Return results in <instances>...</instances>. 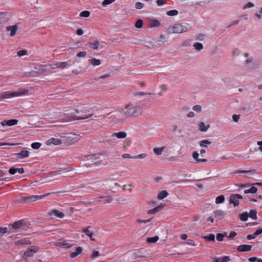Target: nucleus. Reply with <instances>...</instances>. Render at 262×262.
I'll use <instances>...</instances> for the list:
<instances>
[{"instance_id":"obj_40","label":"nucleus","mask_w":262,"mask_h":262,"mask_svg":"<svg viewBox=\"0 0 262 262\" xmlns=\"http://www.w3.org/2000/svg\"><path fill=\"white\" fill-rule=\"evenodd\" d=\"M18 121L17 119H11L7 120V126H13L16 124Z\"/></svg>"},{"instance_id":"obj_8","label":"nucleus","mask_w":262,"mask_h":262,"mask_svg":"<svg viewBox=\"0 0 262 262\" xmlns=\"http://www.w3.org/2000/svg\"><path fill=\"white\" fill-rule=\"evenodd\" d=\"M48 215L49 216H53L54 215L56 217L59 218V219H62L64 216V214L61 212H60L59 210L57 209H52L49 211L48 213Z\"/></svg>"},{"instance_id":"obj_52","label":"nucleus","mask_w":262,"mask_h":262,"mask_svg":"<svg viewBox=\"0 0 262 262\" xmlns=\"http://www.w3.org/2000/svg\"><path fill=\"white\" fill-rule=\"evenodd\" d=\"M144 7V4L141 2H137L135 4V8L137 9H141Z\"/></svg>"},{"instance_id":"obj_30","label":"nucleus","mask_w":262,"mask_h":262,"mask_svg":"<svg viewBox=\"0 0 262 262\" xmlns=\"http://www.w3.org/2000/svg\"><path fill=\"white\" fill-rule=\"evenodd\" d=\"M209 126V125H205L203 122H201L199 124V129L202 132H206Z\"/></svg>"},{"instance_id":"obj_45","label":"nucleus","mask_w":262,"mask_h":262,"mask_svg":"<svg viewBox=\"0 0 262 262\" xmlns=\"http://www.w3.org/2000/svg\"><path fill=\"white\" fill-rule=\"evenodd\" d=\"M51 193H45L44 194L40 195H34L35 200V201H36V200L43 199L45 197L49 196Z\"/></svg>"},{"instance_id":"obj_28","label":"nucleus","mask_w":262,"mask_h":262,"mask_svg":"<svg viewBox=\"0 0 262 262\" xmlns=\"http://www.w3.org/2000/svg\"><path fill=\"white\" fill-rule=\"evenodd\" d=\"M30 244L29 239L25 238L16 241L15 244L16 245H28Z\"/></svg>"},{"instance_id":"obj_47","label":"nucleus","mask_w":262,"mask_h":262,"mask_svg":"<svg viewBox=\"0 0 262 262\" xmlns=\"http://www.w3.org/2000/svg\"><path fill=\"white\" fill-rule=\"evenodd\" d=\"M143 20L139 19L135 23V27L137 28H141L143 26Z\"/></svg>"},{"instance_id":"obj_53","label":"nucleus","mask_w":262,"mask_h":262,"mask_svg":"<svg viewBox=\"0 0 262 262\" xmlns=\"http://www.w3.org/2000/svg\"><path fill=\"white\" fill-rule=\"evenodd\" d=\"M10 231H9L8 229L6 227L0 228V233L2 234H4L7 233H10Z\"/></svg>"},{"instance_id":"obj_16","label":"nucleus","mask_w":262,"mask_h":262,"mask_svg":"<svg viewBox=\"0 0 262 262\" xmlns=\"http://www.w3.org/2000/svg\"><path fill=\"white\" fill-rule=\"evenodd\" d=\"M18 26L16 25L13 26H10L7 27V30L10 31V36H13L15 35L16 32L17 30Z\"/></svg>"},{"instance_id":"obj_63","label":"nucleus","mask_w":262,"mask_h":262,"mask_svg":"<svg viewBox=\"0 0 262 262\" xmlns=\"http://www.w3.org/2000/svg\"><path fill=\"white\" fill-rule=\"evenodd\" d=\"M186 244H187L188 245H193V246L196 245L194 241L192 239H188L187 240Z\"/></svg>"},{"instance_id":"obj_61","label":"nucleus","mask_w":262,"mask_h":262,"mask_svg":"<svg viewBox=\"0 0 262 262\" xmlns=\"http://www.w3.org/2000/svg\"><path fill=\"white\" fill-rule=\"evenodd\" d=\"M27 54V52L25 50H20L17 52V55L18 56H23Z\"/></svg>"},{"instance_id":"obj_9","label":"nucleus","mask_w":262,"mask_h":262,"mask_svg":"<svg viewBox=\"0 0 262 262\" xmlns=\"http://www.w3.org/2000/svg\"><path fill=\"white\" fill-rule=\"evenodd\" d=\"M235 173H246V174H247V177L249 178H251L252 176L257 173L255 169H252L249 170H239V171H237L235 172Z\"/></svg>"},{"instance_id":"obj_55","label":"nucleus","mask_w":262,"mask_h":262,"mask_svg":"<svg viewBox=\"0 0 262 262\" xmlns=\"http://www.w3.org/2000/svg\"><path fill=\"white\" fill-rule=\"evenodd\" d=\"M86 54H87V53L86 51H81V52H78L76 54V56L77 57H83L86 55Z\"/></svg>"},{"instance_id":"obj_41","label":"nucleus","mask_w":262,"mask_h":262,"mask_svg":"<svg viewBox=\"0 0 262 262\" xmlns=\"http://www.w3.org/2000/svg\"><path fill=\"white\" fill-rule=\"evenodd\" d=\"M194 49L198 51H201L203 48V46L201 43L196 42L193 44Z\"/></svg>"},{"instance_id":"obj_38","label":"nucleus","mask_w":262,"mask_h":262,"mask_svg":"<svg viewBox=\"0 0 262 262\" xmlns=\"http://www.w3.org/2000/svg\"><path fill=\"white\" fill-rule=\"evenodd\" d=\"M160 25H161V23H160V21L158 20V19H152L150 21V26L152 27H159L160 26Z\"/></svg>"},{"instance_id":"obj_50","label":"nucleus","mask_w":262,"mask_h":262,"mask_svg":"<svg viewBox=\"0 0 262 262\" xmlns=\"http://www.w3.org/2000/svg\"><path fill=\"white\" fill-rule=\"evenodd\" d=\"M151 220H152V218H150V219H148V220L137 219V222L139 224H141V223L146 224V223L150 222Z\"/></svg>"},{"instance_id":"obj_2","label":"nucleus","mask_w":262,"mask_h":262,"mask_svg":"<svg viewBox=\"0 0 262 262\" xmlns=\"http://www.w3.org/2000/svg\"><path fill=\"white\" fill-rule=\"evenodd\" d=\"M123 108H124L125 116L127 119L138 117L142 114L143 112L141 106L132 103L125 104Z\"/></svg>"},{"instance_id":"obj_1","label":"nucleus","mask_w":262,"mask_h":262,"mask_svg":"<svg viewBox=\"0 0 262 262\" xmlns=\"http://www.w3.org/2000/svg\"><path fill=\"white\" fill-rule=\"evenodd\" d=\"M92 110V107L87 104H84L79 106L75 111L77 114H80L79 116H68L65 119L64 121L69 122L73 120H84L93 117V114H89Z\"/></svg>"},{"instance_id":"obj_20","label":"nucleus","mask_w":262,"mask_h":262,"mask_svg":"<svg viewBox=\"0 0 262 262\" xmlns=\"http://www.w3.org/2000/svg\"><path fill=\"white\" fill-rule=\"evenodd\" d=\"M91 228L90 226H88L86 228H83L82 229V232L85 233L88 236L90 237V239L92 241H95L96 239L93 237V233L89 230V229Z\"/></svg>"},{"instance_id":"obj_35","label":"nucleus","mask_w":262,"mask_h":262,"mask_svg":"<svg viewBox=\"0 0 262 262\" xmlns=\"http://www.w3.org/2000/svg\"><path fill=\"white\" fill-rule=\"evenodd\" d=\"M248 214V216L253 220L257 219V212L254 210H251Z\"/></svg>"},{"instance_id":"obj_13","label":"nucleus","mask_w":262,"mask_h":262,"mask_svg":"<svg viewBox=\"0 0 262 262\" xmlns=\"http://www.w3.org/2000/svg\"><path fill=\"white\" fill-rule=\"evenodd\" d=\"M25 225V221L23 220L15 222L12 224V227L15 229L23 228Z\"/></svg>"},{"instance_id":"obj_27","label":"nucleus","mask_w":262,"mask_h":262,"mask_svg":"<svg viewBox=\"0 0 262 262\" xmlns=\"http://www.w3.org/2000/svg\"><path fill=\"white\" fill-rule=\"evenodd\" d=\"M54 67L56 68L64 69L69 66L67 62H60L54 64Z\"/></svg>"},{"instance_id":"obj_17","label":"nucleus","mask_w":262,"mask_h":262,"mask_svg":"<svg viewBox=\"0 0 262 262\" xmlns=\"http://www.w3.org/2000/svg\"><path fill=\"white\" fill-rule=\"evenodd\" d=\"M164 206V205L162 204H160L159 206L156 207V208L149 210L147 213L148 214H154L156 213L157 212L160 211Z\"/></svg>"},{"instance_id":"obj_12","label":"nucleus","mask_w":262,"mask_h":262,"mask_svg":"<svg viewBox=\"0 0 262 262\" xmlns=\"http://www.w3.org/2000/svg\"><path fill=\"white\" fill-rule=\"evenodd\" d=\"M166 41V38L163 34H161L159 38H158L156 39H155V43L159 46H163Z\"/></svg>"},{"instance_id":"obj_33","label":"nucleus","mask_w":262,"mask_h":262,"mask_svg":"<svg viewBox=\"0 0 262 262\" xmlns=\"http://www.w3.org/2000/svg\"><path fill=\"white\" fill-rule=\"evenodd\" d=\"M168 195V193L167 191L163 190L158 194V199L159 200H163L164 198H165Z\"/></svg>"},{"instance_id":"obj_51","label":"nucleus","mask_w":262,"mask_h":262,"mask_svg":"<svg viewBox=\"0 0 262 262\" xmlns=\"http://www.w3.org/2000/svg\"><path fill=\"white\" fill-rule=\"evenodd\" d=\"M115 0H104L102 3L103 6L105 7L107 5H108L113 2H114Z\"/></svg>"},{"instance_id":"obj_49","label":"nucleus","mask_w":262,"mask_h":262,"mask_svg":"<svg viewBox=\"0 0 262 262\" xmlns=\"http://www.w3.org/2000/svg\"><path fill=\"white\" fill-rule=\"evenodd\" d=\"M90 13L89 11H83L80 13V16L83 17H88L90 16Z\"/></svg>"},{"instance_id":"obj_48","label":"nucleus","mask_w":262,"mask_h":262,"mask_svg":"<svg viewBox=\"0 0 262 262\" xmlns=\"http://www.w3.org/2000/svg\"><path fill=\"white\" fill-rule=\"evenodd\" d=\"M41 145V144L40 143L34 142L31 144V147L33 149H37L40 147Z\"/></svg>"},{"instance_id":"obj_25","label":"nucleus","mask_w":262,"mask_h":262,"mask_svg":"<svg viewBox=\"0 0 262 262\" xmlns=\"http://www.w3.org/2000/svg\"><path fill=\"white\" fill-rule=\"evenodd\" d=\"M213 213L217 220H222L224 217V212L221 210H215Z\"/></svg>"},{"instance_id":"obj_37","label":"nucleus","mask_w":262,"mask_h":262,"mask_svg":"<svg viewBox=\"0 0 262 262\" xmlns=\"http://www.w3.org/2000/svg\"><path fill=\"white\" fill-rule=\"evenodd\" d=\"M159 239V238L158 236H155L154 237L147 238L146 241L149 244L155 243L158 241Z\"/></svg>"},{"instance_id":"obj_32","label":"nucleus","mask_w":262,"mask_h":262,"mask_svg":"<svg viewBox=\"0 0 262 262\" xmlns=\"http://www.w3.org/2000/svg\"><path fill=\"white\" fill-rule=\"evenodd\" d=\"M165 148V146H163L162 147H155L154 148L153 150L156 155L160 156L162 154Z\"/></svg>"},{"instance_id":"obj_62","label":"nucleus","mask_w":262,"mask_h":262,"mask_svg":"<svg viewBox=\"0 0 262 262\" xmlns=\"http://www.w3.org/2000/svg\"><path fill=\"white\" fill-rule=\"evenodd\" d=\"M9 172L11 174H14L15 173H16L17 172H16V168H14V167H12L9 170Z\"/></svg>"},{"instance_id":"obj_22","label":"nucleus","mask_w":262,"mask_h":262,"mask_svg":"<svg viewBox=\"0 0 262 262\" xmlns=\"http://www.w3.org/2000/svg\"><path fill=\"white\" fill-rule=\"evenodd\" d=\"M99 200L102 199L106 203H111L112 202L113 198L111 195H102L98 197Z\"/></svg>"},{"instance_id":"obj_11","label":"nucleus","mask_w":262,"mask_h":262,"mask_svg":"<svg viewBox=\"0 0 262 262\" xmlns=\"http://www.w3.org/2000/svg\"><path fill=\"white\" fill-rule=\"evenodd\" d=\"M192 156L193 159L194 160L195 163H199L200 162H206L207 161V160L206 159L199 158V154L196 151L193 152Z\"/></svg>"},{"instance_id":"obj_31","label":"nucleus","mask_w":262,"mask_h":262,"mask_svg":"<svg viewBox=\"0 0 262 262\" xmlns=\"http://www.w3.org/2000/svg\"><path fill=\"white\" fill-rule=\"evenodd\" d=\"M211 144V142L208 140H203L199 143V145L202 147H207Z\"/></svg>"},{"instance_id":"obj_56","label":"nucleus","mask_w":262,"mask_h":262,"mask_svg":"<svg viewBox=\"0 0 262 262\" xmlns=\"http://www.w3.org/2000/svg\"><path fill=\"white\" fill-rule=\"evenodd\" d=\"M146 156H147L146 154H139L138 156H134V157H133V159H144V158H146Z\"/></svg>"},{"instance_id":"obj_3","label":"nucleus","mask_w":262,"mask_h":262,"mask_svg":"<svg viewBox=\"0 0 262 262\" xmlns=\"http://www.w3.org/2000/svg\"><path fill=\"white\" fill-rule=\"evenodd\" d=\"M189 25L187 23L176 24L169 28L170 33L180 34L189 30Z\"/></svg>"},{"instance_id":"obj_58","label":"nucleus","mask_w":262,"mask_h":262,"mask_svg":"<svg viewBox=\"0 0 262 262\" xmlns=\"http://www.w3.org/2000/svg\"><path fill=\"white\" fill-rule=\"evenodd\" d=\"M167 0H157V4L159 6H161L166 4Z\"/></svg>"},{"instance_id":"obj_29","label":"nucleus","mask_w":262,"mask_h":262,"mask_svg":"<svg viewBox=\"0 0 262 262\" xmlns=\"http://www.w3.org/2000/svg\"><path fill=\"white\" fill-rule=\"evenodd\" d=\"M89 62L93 66H98L101 63V61L100 59H96L95 58H92L89 60Z\"/></svg>"},{"instance_id":"obj_26","label":"nucleus","mask_w":262,"mask_h":262,"mask_svg":"<svg viewBox=\"0 0 262 262\" xmlns=\"http://www.w3.org/2000/svg\"><path fill=\"white\" fill-rule=\"evenodd\" d=\"M57 245L60 247H64L66 249H69L72 247L74 245L70 243H68L65 242H59L57 243Z\"/></svg>"},{"instance_id":"obj_23","label":"nucleus","mask_w":262,"mask_h":262,"mask_svg":"<svg viewBox=\"0 0 262 262\" xmlns=\"http://www.w3.org/2000/svg\"><path fill=\"white\" fill-rule=\"evenodd\" d=\"M20 202L26 203L35 201L34 195L23 197L20 199Z\"/></svg>"},{"instance_id":"obj_10","label":"nucleus","mask_w":262,"mask_h":262,"mask_svg":"<svg viewBox=\"0 0 262 262\" xmlns=\"http://www.w3.org/2000/svg\"><path fill=\"white\" fill-rule=\"evenodd\" d=\"M15 157L17 159H22L29 156V151L28 150H21L20 152L15 154Z\"/></svg>"},{"instance_id":"obj_60","label":"nucleus","mask_w":262,"mask_h":262,"mask_svg":"<svg viewBox=\"0 0 262 262\" xmlns=\"http://www.w3.org/2000/svg\"><path fill=\"white\" fill-rule=\"evenodd\" d=\"M240 118V116L237 115H233L232 116V119L235 122H237Z\"/></svg>"},{"instance_id":"obj_57","label":"nucleus","mask_w":262,"mask_h":262,"mask_svg":"<svg viewBox=\"0 0 262 262\" xmlns=\"http://www.w3.org/2000/svg\"><path fill=\"white\" fill-rule=\"evenodd\" d=\"M254 6V4L251 2H248L244 7L243 9H246L249 8H252Z\"/></svg>"},{"instance_id":"obj_36","label":"nucleus","mask_w":262,"mask_h":262,"mask_svg":"<svg viewBox=\"0 0 262 262\" xmlns=\"http://www.w3.org/2000/svg\"><path fill=\"white\" fill-rule=\"evenodd\" d=\"M257 188L255 186H252L250 189L245 190L244 193L245 194H247V193H255L257 192Z\"/></svg>"},{"instance_id":"obj_5","label":"nucleus","mask_w":262,"mask_h":262,"mask_svg":"<svg viewBox=\"0 0 262 262\" xmlns=\"http://www.w3.org/2000/svg\"><path fill=\"white\" fill-rule=\"evenodd\" d=\"M28 90H25L22 92L20 91L19 92H13L9 94H3L0 95V97L2 99H8L13 97L27 94L28 93Z\"/></svg>"},{"instance_id":"obj_18","label":"nucleus","mask_w":262,"mask_h":262,"mask_svg":"<svg viewBox=\"0 0 262 262\" xmlns=\"http://www.w3.org/2000/svg\"><path fill=\"white\" fill-rule=\"evenodd\" d=\"M88 46L90 48L94 50H97L99 48V41L98 39H96L93 42H89L88 43Z\"/></svg>"},{"instance_id":"obj_44","label":"nucleus","mask_w":262,"mask_h":262,"mask_svg":"<svg viewBox=\"0 0 262 262\" xmlns=\"http://www.w3.org/2000/svg\"><path fill=\"white\" fill-rule=\"evenodd\" d=\"M55 67H54V64H48V65H42L41 66V69L43 71L49 70V69H55Z\"/></svg>"},{"instance_id":"obj_34","label":"nucleus","mask_w":262,"mask_h":262,"mask_svg":"<svg viewBox=\"0 0 262 262\" xmlns=\"http://www.w3.org/2000/svg\"><path fill=\"white\" fill-rule=\"evenodd\" d=\"M203 238L207 241H215V235L213 234H210L208 235L204 236Z\"/></svg>"},{"instance_id":"obj_39","label":"nucleus","mask_w":262,"mask_h":262,"mask_svg":"<svg viewBox=\"0 0 262 262\" xmlns=\"http://www.w3.org/2000/svg\"><path fill=\"white\" fill-rule=\"evenodd\" d=\"M225 201V197L223 195H221L217 196L215 199V203L220 204L223 203Z\"/></svg>"},{"instance_id":"obj_24","label":"nucleus","mask_w":262,"mask_h":262,"mask_svg":"<svg viewBox=\"0 0 262 262\" xmlns=\"http://www.w3.org/2000/svg\"><path fill=\"white\" fill-rule=\"evenodd\" d=\"M62 143L61 139L52 138L48 141V144L54 145H60Z\"/></svg>"},{"instance_id":"obj_46","label":"nucleus","mask_w":262,"mask_h":262,"mask_svg":"<svg viewBox=\"0 0 262 262\" xmlns=\"http://www.w3.org/2000/svg\"><path fill=\"white\" fill-rule=\"evenodd\" d=\"M166 14L169 16H175L178 14V11L176 10H172L167 11Z\"/></svg>"},{"instance_id":"obj_15","label":"nucleus","mask_w":262,"mask_h":262,"mask_svg":"<svg viewBox=\"0 0 262 262\" xmlns=\"http://www.w3.org/2000/svg\"><path fill=\"white\" fill-rule=\"evenodd\" d=\"M127 136V134L124 132H120L118 133H114L112 134V138H117L118 139H123L125 138Z\"/></svg>"},{"instance_id":"obj_43","label":"nucleus","mask_w":262,"mask_h":262,"mask_svg":"<svg viewBox=\"0 0 262 262\" xmlns=\"http://www.w3.org/2000/svg\"><path fill=\"white\" fill-rule=\"evenodd\" d=\"M240 220L242 221H246L248 218V213L245 212L240 214L239 216Z\"/></svg>"},{"instance_id":"obj_21","label":"nucleus","mask_w":262,"mask_h":262,"mask_svg":"<svg viewBox=\"0 0 262 262\" xmlns=\"http://www.w3.org/2000/svg\"><path fill=\"white\" fill-rule=\"evenodd\" d=\"M230 260V257L227 256L221 257H215L213 259V262H228Z\"/></svg>"},{"instance_id":"obj_59","label":"nucleus","mask_w":262,"mask_h":262,"mask_svg":"<svg viewBox=\"0 0 262 262\" xmlns=\"http://www.w3.org/2000/svg\"><path fill=\"white\" fill-rule=\"evenodd\" d=\"M100 255L99 252L98 251L94 250L91 255L92 258H96Z\"/></svg>"},{"instance_id":"obj_64","label":"nucleus","mask_w":262,"mask_h":262,"mask_svg":"<svg viewBox=\"0 0 262 262\" xmlns=\"http://www.w3.org/2000/svg\"><path fill=\"white\" fill-rule=\"evenodd\" d=\"M257 144L259 146L258 149L261 152H262V141H258Z\"/></svg>"},{"instance_id":"obj_19","label":"nucleus","mask_w":262,"mask_h":262,"mask_svg":"<svg viewBox=\"0 0 262 262\" xmlns=\"http://www.w3.org/2000/svg\"><path fill=\"white\" fill-rule=\"evenodd\" d=\"M82 248L81 247H77L76 248V251L75 252H72L70 253V257L71 258H75L78 255L82 253Z\"/></svg>"},{"instance_id":"obj_14","label":"nucleus","mask_w":262,"mask_h":262,"mask_svg":"<svg viewBox=\"0 0 262 262\" xmlns=\"http://www.w3.org/2000/svg\"><path fill=\"white\" fill-rule=\"evenodd\" d=\"M251 248L252 246L251 245H242L237 247V250L238 252H246L250 251Z\"/></svg>"},{"instance_id":"obj_4","label":"nucleus","mask_w":262,"mask_h":262,"mask_svg":"<svg viewBox=\"0 0 262 262\" xmlns=\"http://www.w3.org/2000/svg\"><path fill=\"white\" fill-rule=\"evenodd\" d=\"M111 118L116 122H120L126 120L127 118L125 116L124 108H121L118 109L111 116Z\"/></svg>"},{"instance_id":"obj_6","label":"nucleus","mask_w":262,"mask_h":262,"mask_svg":"<svg viewBox=\"0 0 262 262\" xmlns=\"http://www.w3.org/2000/svg\"><path fill=\"white\" fill-rule=\"evenodd\" d=\"M243 199V196L239 194H233L230 196L229 203L233 204L234 207H236L239 204V200Z\"/></svg>"},{"instance_id":"obj_42","label":"nucleus","mask_w":262,"mask_h":262,"mask_svg":"<svg viewBox=\"0 0 262 262\" xmlns=\"http://www.w3.org/2000/svg\"><path fill=\"white\" fill-rule=\"evenodd\" d=\"M227 233L225 232L224 234L218 233L216 235V239L219 242H221L223 240L224 236H227Z\"/></svg>"},{"instance_id":"obj_7","label":"nucleus","mask_w":262,"mask_h":262,"mask_svg":"<svg viewBox=\"0 0 262 262\" xmlns=\"http://www.w3.org/2000/svg\"><path fill=\"white\" fill-rule=\"evenodd\" d=\"M38 250V248L35 246H30L28 248L24 254L26 257H31Z\"/></svg>"},{"instance_id":"obj_54","label":"nucleus","mask_w":262,"mask_h":262,"mask_svg":"<svg viewBox=\"0 0 262 262\" xmlns=\"http://www.w3.org/2000/svg\"><path fill=\"white\" fill-rule=\"evenodd\" d=\"M193 110L195 111V112H198V113H200L202 111V107L200 105H194L193 107Z\"/></svg>"}]
</instances>
